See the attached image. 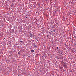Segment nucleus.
Instances as JSON below:
<instances>
[{"label": "nucleus", "mask_w": 76, "mask_h": 76, "mask_svg": "<svg viewBox=\"0 0 76 76\" xmlns=\"http://www.w3.org/2000/svg\"><path fill=\"white\" fill-rule=\"evenodd\" d=\"M27 18V17H26V19Z\"/></svg>", "instance_id": "11"}, {"label": "nucleus", "mask_w": 76, "mask_h": 76, "mask_svg": "<svg viewBox=\"0 0 76 76\" xmlns=\"http://www.w3.org/2000/svg\"><path fill=\"white\" fill-rule=\"evenodd\" d=\"M70 70H69V71H70Z\"/></svg>", "instance_id": "13"}, {"label": "nucleus", "mask_w": 76, "mask_h": 76, "mask_svg": "<svg viewBox=\"0 0 76 76\" xmlns=\"http://www.w3.org/2000/svg\"><path fill=\"white\" fill-rule=\"evenodd\" d=\"M57 49H58V47H57Z\"/></svg>", "instance_id": "9"}, {"label": "nucleus", "mask_w": 76, "mask_h": 76, "mask_svg": "<svg viewBox=\"0 0 76 76\" xmlns=\"http://www.w3.org/2000/svg\"><path fill=\"white\" fill-rule=\"evenodd\" d=\"M50 2H51L52 1V0H50Z\"/></svg>", "instance_id": "8"}, {"label": "nucleus", "mask_w": 76, "mask_h": 76, "mask_svg": "<svg viewBox=\"0 0 76 76\" xmlns=\"http://www.w3.org/2000/svg\"><path fill=\"white\" fill-rule=\"evenodd\" d=\"M61 58H61V56H60V58H58V59L59 60H60V59H61Z\"/></svg>", "instance_id": "3"}, {"label": "nucleus", "mask_w": 76, "mask_h": 76, "mask_svg": "<svg viewBox=\"0 0 76 76\" xmlns=\"http://www.w3.org/2000/svg\"><path fill=\"white\" fill-rule=\"evenodd\" d=\"M70 72H72V71H70Z\"/></svg>", "instance_id": "12"}, {"label": "nucleus", "mask_w": 76, "mask_h": 76, "mask_svg": "<svg viewBox=\"0 0 76 76\" xmlns=\"http://www.w3.org/2000/svg\"><path fill=\"white\" fill-rule=\"evenodd\" d=\"M34 50H32L31 51V52L32 53L34 52Z\"/></svg>", "instance_id": "6"}, {"label": "nucleus", "mask_w": 76, "mask_h": 76, "mask_svg": "<svg viewBox=\"0 0 76 76\" xmlns=\"http://www.w3.org/2000/svg\"><path fill=\"white\" fill-rule=\"evenodd\" d=\"M70 70H69V71H70Z\"/></svg>", "instance_id": "14"}, {"label": "nucleus", "mask_w": 76, "mask_h": 76, "mask_svg": "<svg viewBox=\"0 0 76 76\" xmlns=\"http://www.w3.org/2000/svg\"><path fill=\"white\" fill-rule=\"evenodd\" d=\"M47 37H48V35H47Z\"/></svg>", "instance_id": "10"}, {"label": "nucleus", "mask_w": 76, "mask_h": 76, "mask_svg": "<svg viewBox=\"0 0 76 76\" xmlns=\"http://www.w3.org/2000/svg\"><path fill=\"white\" fill-rule=\"evenodd\" d=\"M34 46L35 48H37V46H36V45L34 44Z\"/></svg>", "instance_id": "5"}, {"label": "nucleus", "mask_w": 76, "mask_h": 76, "mask_svg": "<svg viewBox=\"0 0 76 76\" xmlns=\"http://www.w3.org/2000/svg\"><path fill=\"white\" fill-rule=\"evenodd\" d=\"M18 54L20 55V52H18Z\"/></svg>", "instance_id": "7"}, {"label": "nucleus", "mask_w": 76, "mask_h": 76, "mask_svg": "<svg viewBox=\"0 0 76 76\" xmlns=\"http://www.w3.org/2000/svg\"><path fill=\"white\" fill-rule=\"evenodd\" d=\"M29 36L31 38H33L34 37V35L32 34H30Z\"/></svg>", "instance_id": "2"}, {"label": "nucleus", "mask_w": 76, "mask_h": 76, "mask_svg": "<svg viewBox=\"0 0 76 76\" xmlns=\"http://www.w3.org/2000/svg\"><path fill=\"white\" fill-rule=\"evenodd\" d=\"M75 29H76V27H73V29H74V31H75Z\"/></svg>", "instance_id": "4"}, {"label": "nucleus", "mask_w": 76, "mask_h": 76, "mask_svg": "<svg viewBox=\"0 0 76 76\" xmlns=\"http://www.w3.org/2000/svg\"><path fill=\"white\" fill-rule=\"evenodd\" d=\"M64 64L63 65V66L64 67H65L66 69L67 68V65H66L65 64L66 63H64Z\"/></svg>", "instance_id": "1"}]
</instances>
